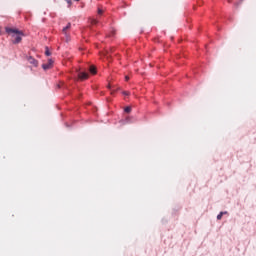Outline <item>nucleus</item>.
I'll return each instance as SVG.
<instances>
[{
	"label": "nucleus",
	"instance_id": "39448f33",
	"mask_svg": "<svg viewBox=\"0 0 256 256\" xmlns=\"http://www.w3.org/2000/svg\"><path fill=\"white\" fill-rule=\"evenodd\" d=\"M69 29H71V23H68L63 29H62V33L67 37V31H69Z\"/></svg>",
	"mask_w": 256,
	"mask_h": 256
},
{
	"label": "nucleus",
	"instance_id": "f257e3e1",
	"mask_svg": "<svg viewBox=\"0 0 256 256\" xmlns=\"http://www.w3.org/2000/svg\"><path fill=\"white\" fill-rule=\"evenodd\" d=\"M5 31H6V33H8V35H11V37L13 39L12 43L14 45L21 43V41L23 39L22 37L25 35V34H23L22 31H19V29H15V28L6 27Z\"/></svg>",
	"mask_w": 256,
	"mask_h": 256
},
{
	"label": "nucleus",
	"instance_id": "0eeeda50",
	"mask_svg": "<svg viewBox=\"0 0 256 256\" xmlns=\"http://www.w3.org/2000/svg\"><path fill=\"white\" fill-rule=\"evenodd\" d=\"M227 212H220L218 215H217V219L218 221H221V219H223V215H225Z\"/></svg>",
	"mask_w": 256,
	"mask_h": 256
},
{
	"label": "nucleus",
	"instance_id": "2eb2a0df",
	"mask_svg": "<svg viewBox=\"0 0 256 256\" xmlns=\"http://www.w3.org/2000/svg\"><path fill=\"white\" fill-rule=\"evenodd\" d=\"M108 89H111V85H108Z\"/></svg>",
	"mask_w": 256,
	"mask_h": 256
},
{
	"label": "nucleus",
	"instance_id": "20e7f679",
	"mask_svg": "<svg viewBox=\"0 0 256 256\" xmlns=\"http://www.w3.org/2000/svg\"><path fill=\"white\" fill-rule=\"evenodd\" d=\"M28 63H30V65H33V67H37L38 62L35 60V58L33 57H28Z\"/></svg>",
	"mask_w": 256,
	"mask_h": 256
},
{
	"label": "nucleus",
	"instance_id": "6e6552de",
	"mask_svg": "<svg viewBox=\"0 0 256 256\" xmlns=\"http://www.w3.org/2000/svg\"><path fill=\"white\" fill-rule=\"evenodd\" d=\"M90 23H91V25H97V23H99V21H97V19L92 18V19H90Z\"/></svg>",
	"mask_w": 256,
	"mask_h": 256
},
{
	"label": "nucleus",
	"instance_id": "f8f14e48",
	"mask_svg": "<svg viewBox=\"0 0 256 256\" xmlns=\"http://www.w3.org/2000/svg\"><path fill=\"white\" fill-rule=\"evenodd\" d=\"M122 95L129 96V95H130V93H129L128 91H123V92H122Z\"/></svg>",
	"mask_w": 256,
	"mask_h": 256
},
{
	"label": "nucleus",
	"instance_id": "ddd939ff",
	"mask_svg": "<svg viewBox=\"0 0 256 256\" xmlns=\"http://www.w3.org/2000/svg\"><path fill=\"white\" fill-rule=\"evenodd\" d=\"M66 2L68 3L69 7H71V5L73 4V2H71V0H66Z\"/></svg>",
	"mask_w": 256,
	"mask_h": 256
},
{
	"label": "nucleus",
	"instance_id": "7ed1b4c3",
	"mask_svg": "<svg viewBox=\"0 0 256 256\" xmlns=\"http://www.w3.org/2000/svg\"><path fill=\"white\" fill-rule=\"evenodd\" d=\"M78 77L79 79H81V81H85V79H89V74L86 72H80L78 74Z\"/></svg>",
	"mask_w": 256,
	"mask_h": 256
},
{
	"label": "nucleus",
	"instance_id": "4468645a",
	"mask_svg": "<svg viewBox=\"0 0 256 256\" xmlns=\"http://www.w3.org/2000/svg\"><path fill=\"white\" fill-rule=\"evenodd\" d=\"M125 79H126V81H129V76H126Z\"/></svg>",
	"mask_w": 256,
	"mask_h": 256
},
{
	"label": "nucleus",
	"instance_id": "9b49d317",
	"mask_svg": "<svg viewBox=\"0 0 256 256\" xmlns=\"http://www.w3.org/2000/svg\"><path fill=\"white\" fill-rule=\"evenodd\" d=\"M98 15H103V9L98 8Z\"/></svg>",
	"mask_w": 256,
	"mask_h": 256
},
{
	"label": "nucleus",
	"instance_id": "1a4fd4ad",
	"mask_svg": "<svg viewBox=\"0 0 256 256\" xmlns=\"http://www.w3.org/2000/svg\"><path fill=\"white\" fill-rule=\"evenodd\" d=\"M45 55H46L47 57L51 56V52L49 51V48H48V47H46Z\"/></svg>",
	"mask_w": 256,
	"mask_h": 256
},
{
	"label": "nucleus",
	"instance_id": "9d476101",
	"mask_svg": "<svg viewBox=\"0 0 256 256\" xmlns=\"http://www.w3.org/2000/svg\"><path fill=\"white\" fill-rule=\"evenodd\" d=\"M125 113H131V107L130 106H127L125 109H124Z\"/></svg>",
	"mask_w": 256,
	"mask_h": 256
},
{
	"label": "nucleus",
	"instance_id": "423d86ee",
	"mask_svg": "<svg viewBox=\"0 0 256 256\" xmlns=\"http://www.w3.org/2000/svg\"><path fill=\"white\" fill-rule=\"evenodd\" d=\"M90 73H92V75H95L97 73V68H95V66H90Z\"/></svg>",
	"mask_w": 256,
	"mask_h": 256
},
{
	"label": "nucleus",
	"instance_id": "f03ea898",
	"mask_svg": "<svg viewBox=\"0 0 256 256\" xmlns=\"http://www.w3.org/2000/svg\"><path fill=\"white\" fill-rule=\"evenodd\" d=\"M53 63H55L53 59H48V63L42 64V68L44 69V71H47L53 67Z\"/></svg>",
	"mask_w": 256,
	"mask_h": 256
}]
</instances>
